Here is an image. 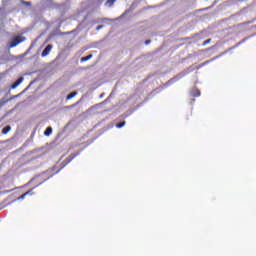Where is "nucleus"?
<instances>
[{
	"label": "nucleus",
	"instance_id": "nucleus-1",
	"mask_svg": "<svg viewBox=\"0 0 256 256\" xmlns=\"http://www.w3.org/2000/svg\"><path fill=\"white\" fill-rule=\"evenodd\" d=\"M23 41H25V38H23L21 36H15L12 38V40L9 44V48L13 49V47H17V45H19V43H23Z\"/></svg>",
	"mask_w": 256,
	"mask_h": 256
},
{
	"label": "nucleus",
	"instance_id": "nucleus-2",
	"mask_svg": "<svg viewBox=\"0 0 256 256\" xmlns=\"http://www.w3.org/2000/svg\"><path fill=\"white\" fill-rule=\"evenodd\" d=\"M75 159V155L71 154L68 158H66L62 163L61 166L56 170V173H59V171H61L63 168L67 167V165H69V162Z\"/></svg>",
	"mask_w": 256,
	"mask_h": 256
},
{
	"label": "nucleus",
	"instance_id": "nucleus-3",
	"mask_svg": "<svg viewBox=\"0 0 256 256\" xmlns=\"http://www.w3.org/2000/svg\"><path fill=\"white\" fill-rule=\"evenodd\" d=\"M51 49H53V45L48 44L41 53L42 57H47V55H49V53H51Z\"/></svg>",
	"mask_w": 256,
	"mask_h": 256
},
{
	"label": "nucleus",
	"instance_id": "nucleus-4",
	"mask_svg": "<svg viewBox=\"0 0 256 256\" xmlns=\"http://www.w3.org/2000/svg\"><path fill=\"white\" fill-rule=\"evenodd\" d=\"M22 83H23V77H20L11 85V89H17V87H19V85Z\"/></svg>",
	"mask_w": 256,
	"mask_h": 256
},
{
	"label": "nucleus",
	"instance_id": "nucleus-5",
	"mask_svg": "<svg viewBox=\"0 0 256 256\" xmlns=\"http://www.w3.org/2000/svg\"><path fill=\"white\" fill-rule=\"evenodd\" d=\"M192 97H201V91L197 88H193L191 90Z\"/></svg>",
	"mask_w": 256,
	"mask_h": 256
},
{
	"label": "nucleus",
	"instance_id": "nucleus-6",
	"mask_svg": "<svg viewBox=\"0 0 256 256\" xmlns=\"http://www.w3.org/2000/svg\"><path fill=\"white\" fill-rule=\"evenodd\" d=\"M27 195H33V189L28 190L27 192L19 196L16 200L21 201V199H23L24 197H27Z\"/></svg>",
	"mask_w": 256,
	"mask_h": 256
},
{
	"label": "nucleus",
	"instance_id": "nucleus-7",
	"mask_svg": "<svg viewBox=\"0 0 256 256\" xmlns=\"http://www.w3.org/2000/svg\"><path fill=\"white\" fill-rule=\"evenodd\" d=\"M11 131V126H5L3 129H2V135H7L9 132Z\"/></svg>",
	"mask_w": 256,
	"mask_h": 256
},
{
	"label": "nucleus",
	"instance_id": "nucleus-8",
	"mask_svg": "<svg viewBox=\"0 0 256 256\" xmlns=\"http://www.w3.org/2000/svg\"><path fill=\"white\" fill-rule=\"evenodd\" d=\"M51 133H53V128H51V127L46 128V130L44 131V135L46 137H49V135H51Z\"/></svg>",
	"mask_w": 256,
	"mask_h": 256
},
{
	"label": "nucleus",
	"instance_id": "nucleus-9",
	"mask_svg": "<svg viewBox=\"0 0 256 256\" xmlns=\"http://www.w3.org/2000/svg\"><path fill=\"white\" fill-rule=\"evenodd\" d=\"M77 96V92H71L70 94L67 95L66 101H70V99H73V97Z\"/></svg>",
	"mask_w": 256,
	"mask_h": 256
},
{
	"label": "nucleus",
	"instance_id": "nucleus-10",
	"mask_svg": "<svg viewBox=\"0 0 256 256\" xmlns=\"http://www.w3.org/2000/svg\"><path fill=\"white\" fill-rule=\"evenodd\" d=\"M115 1H117V0H107L106 1V5L108 7H113V5H115Z\"/></svg>",
	"mask_w": 256,
	"mask_h": 256
},
{
	"label": "nucleus",
	"instance_id": "nucleus-11",
	"mask_svg": "<svg viewBox=\"0 0 256 256\" xmlns=\"http://www.w3.org/2000/svg\"><path fill=\"white\" fill-rule=\"evenodd\" d=\"M92 58H93V55L89 54L88 56L82 57L81 61H89V59H92Z\"/></svg>",
	"mask_w": 256,
	"mask_h": 256
},
{
	"label": "nucleus",
	"instance_id": "nucleus-12",
	"mask_svg": "<svg viewBox=\"0 0 256 256\" xmlns=\"http://www.w3.org/2000/svg\"><path fill=\"white\" fill-rule=\"evenodd\" d=\"M117 129H121L122 127H125V121H123L122 123H118L116 124Z\"/></svg>",
	"mask_w": 256,
	"mask_h": 256
},
{
	"label": "nucleus",
	"instance_id": "nucleus-13",
	"mask_svg": "<svg viewBox=\"0 0 256 256\" xmlns=\"http://www.w3.org/2000/svg\"><path fill=\"white\" fill-rule=\"evenodd\" d=\"M22 5H26L27 7H31V2H27L25 0H21Z\"/></svg>",
	"mask_w": 256,
	"mask_h": 256
},
{
	"label": "nucleus",
	"instance_id": "nucleus-14",
	"mask_svg": "<svg viewBox=\"0 0 256 256\" xmlns=\"http://www.w3.org/2000/svg\"><path fill=\"white\" fill-rule=\"evenodd\" d=\"M209 43H211V38L205 40V41L202 43V46L205 47V45H209Z\"/></svg>",
	"mask_w": 256,
	"mask_h": 256
},
{
	"label": "nucleus",
	"instance_id": "nucleus-15",
	"mask_svg": "<svg viewBox=\"0 0 256 256\" xmlns=\"http://www.w3.org/2000/svg\"><path fill=\"white\" fill-rule=\"evenodd\" d=\"M58 167H59V163H57V164L52 168V171H56Z\"/></svg>",
	"mask_w": 256,
	"mask_h": 256
},
{
	"label": "nucleus",
	"instance_id": "nucleus-16",
	"mask_svg": "<svg viewBox=\"0 0 256 256\" xmlns=\"http://www.w3.org/2000/svg\"><path fill=\"white\" fill-rule=\"evenodd\" d=\"M100 29H103V25H99L96 27V31H100Z\"/></svg>",
	"mask_w": 256,
	"mask_h": 256
},
{
	"label": "nucleus",
	"instance_id": "nucleus-17",
	"mask_svg": "<svg viewBox=\"0 0 256 256\" xmlns=\"http://www.w3.org/2000/svg\"><path fill=\"white\" fill-rule=\"evenodd\" d=\"M96 107H99V104H96L95 106L90 107V111L95 109Z\"/></svg>",
	"mask_w": 256,
	"mask_h": 256
},
{
	"label": "nucleus",
	"instance_id": "nucleus-18",
	"mask_svg": "<svg viewBox=\"0 0 256 256\" xmlns=\"http://www.w3.org/2000/svg\"><path fill=\"white\" fill-rule=\"evenodd\" d=\"M179 79H181V76H176V77L174 78V81H179Z\"/></svg>",
	"mask_w": 256,
	"mask_h": 256
},
{
	"label": "nucleus",
	"instance_id": "nucleus-19",
	"mask_svg": "<svg viewBox=\"0 0 256 256\" xmlns=\"http://www.w3.org/2000/svg\"><path fill=\"white\" fill-rule=\"evenodd\" d=\"M150 43H151V40H146L145 41V45H150Z\"/></svg>",
	"mask_w": 256,
	"mask_h": 256
}]
</instances>
